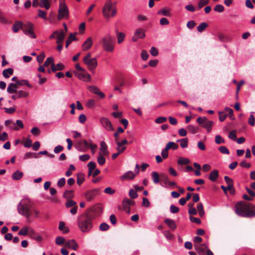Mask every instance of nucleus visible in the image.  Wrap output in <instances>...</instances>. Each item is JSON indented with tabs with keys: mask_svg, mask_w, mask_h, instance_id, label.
Wrapping results in <instances>:
<instances>
[{
	"mask_svg": "<svg viewBox=\"0 0 255 255\" xmlns=\"http://www.w3.org/2000/svg\"><path fill=\"white\" fill-rule=\"evenodd\" d=\"M235 212L238 215L245 218L255 217V205L245 201H239L235 205Z\"/></svg>",
	"mask_w": 255,
	"mask_h": 255,
	"instance_id": "f257e3e1",
	"label": "nucleus"
},
{
	"mask_svg": "<svg viewBox=\"0 0 255 255\" xmlns=\"http://www.w3.org/2000/svg\"><path fill=\"white\" fill-rule=\"evenodd\" d=\"M95 219L88 212H85L78 218L77 225L80 230L83 233L89 232L93 227Z\"/></svg>",
	"mask_w": 255,
	"mask_h": 255,
	"instance_id": "f03ea898",
	"label": "nucleus"
},
{
	"mask_svg": "<svg viewBox=\"0 0 255 255\" xmlns=\"http://www.w3.org/2000/svg\"><path fill=\"white\" fill-rule=\"evenodd\" d=\"M17 211L19 214L25 216L28 219L33 212L36 217H38L39 212L36 209H32L29 201L26 200H21L17 206Z\"/></svg>",
	"mask_w": 255,
	"mask_h": 255,
	"instance_id": "7ed1b4c3",
	"label": "nucleus"
},
{
	"mask_svg": "<svg viewBox=\"0 0 255 255\" xmlns=\"http://www.w3.org/2000/svg\"><path fill=\"white\" fill-rule=\"evenodd\" d=\"M102 12L104 16L106 18H109L110 17H113L116 14V8L113 6V3L111 0H108L104 6Z\"/></svg>",
	"mask_w": 255,
	"mask_h": 255,
	"instance_id": "20e7f679",
	"label": "nucleus"
},
{
	"mask_svg": "<svg viewBox=\"0 0 255 255\" xmlns=\"http://www.w3.org/2000/svg\"><path fill=\"white\" fill-rule=\"evenodd\" d=\"M103 48L107 51L113 52L114 49V39L110 34L106 35L102 39Z\"/></svg>",
	"mask_w": 255,
	"mask_h": 255,
	"instance_id": "39448f33",
	"label": "nucleus"
},
{
	"mask_svg": "<svg viewBox=\"0 0 255 255\" xmlns=\"http://www.w3.org/2000/svg\"><path fill=\"white\" fill-rule=\"evenodd\" d=\"M197 122L203 128H205L208 132L211 131L214 122L209 121L206 117H199L197 119Z\"/></svg>",
	"mask_w": 255,
	"mask_h": 255,
	"instance_id": "423d86ee",
	"label": "nucleus"
},
{
	"mask_svg": "<svg viewBox=\"0 0 255 255\" xmlns=\"http://www.w3.org/2000/svg\"><path fill=\"white\" fill-rule=\"evenodd\" d=\"M69 17V10L65 3H61L58 9L57 19L60 20L63 18L67 19Z\"/></svg>",
	"mask_w": 255,
	"mask_h": 255,
	"instance_id": "0eeeda50",
	"label": "nucleus"
},
{
	"mask_svg": "<svg viewBox=\"0 0 255 255\" xmlns=\"http://www.w3.org/2000/svg\"><path fill=\"white\" fill-rule=\"evenodd\" d=\"M33 24L29 22L23 23L22 30L24 33L32 38H35L36 35L33 32Z\"/></svg>",
	"mask_w": 255,
	"mask_h": 255,
	"instance_id": "6e6552de",
	"label": "nucleus"
},
{
	"mask_svg": "<svg viewBox=\"0 0 255 255\" xmlns=\"http://www.w3.org/2000/svg\"><path fill=\"white\" fill-rule=\"evenodd\" d=\"M102 212L103 209L99 205H96L91 208H89L86 211V212H88L90 215H91L94 219H95L96 216L99 215Z\"/></svg>",
	"mask_w": 255,
	"mask_h": 255,
	"instance_id": "1a4fd4ad",
	"label": "nucleus"
},
{
	"mask_svg": "<svg viewBox=\"0 0 255 255\" xmlns=\"http://www.w3.org/2000/svg\"><path fill=\"white\" fill-rule=\"evenodd\" d=\"M99 190L98 189H94L91 190H88L84 194L85 198L87 201H91L99 194Z\"/></svg>",
	"mask_w": 255,
	"mask_h": 255,
	"instance_id": "9d476101",
	"label": "nucleus"
},
{
	"mask_svg": "<svg viewBox=\"0 0 255 255\" xmlns=\"http://www.w3.org/2000/svg\"><path fill=\"white\" fill-rule=\"evenodd\" d=\"M100 122L102 126L107 130L113 131L114 128L110 120L105 117H103L100 119Z\"/></svg>",
	"mask_w": 255,
	"mask_h": 255,
	"instance_id": "9b49d317",
	"label": "nucleus"
},
{
	"mask_svg": "<svg viewBox=\"0 0 255 255\" xmlns=\"http://www.w3.org/2000/svg\"><path fill=\"white\" fill-rule=\"evenodd\" d=\"M145 36L144 29L138 28H137L134 32V35L132 37V40L133 42L137 41L138 38L142 39Z\"/></svg>",
	"mask_w": 255,
	"mask_h": 255,
	"instance_id": "f8f14e48",
	"label": "nucleus"
},
{
	"mask_svg": "<svg viewBox=\"0 0 255 255\" xmlns=\"http://www.w3.org/2000/svg\"><path fill=\"white\" fill-rule=\"evenodd\" d=\"M65 247L68 249H72L74 251H76L79 248V245L75 240H68L66 241Z\"/></svg>",
	"mask_w": 255,
	"mask_h": 255,
	"instance_id": "ddd939ff",
	"label": "nucleus"
},
{
	"mask_svg": "<svg viewBox=\"0 0 255 255\" xmlns=\"http://www.w3.org/2000/svg\"><path fill=\"white\" fill-rule=\"evenodd\" d=\"M194 247L199 255H205V252L206 251L207 252V250H208L206 244H201L195 245Z\"/></svg>",
	"mask_w": 255,
	"mask_h": 255,
	"instance_id": "4468645a",
	"label": "nucleus"
},
{
	"mask_svg": "<svg viewBox=\"0 0 255 255\" xmlns=\"http://www.w3.org/2000/svg\"><path fill=\"white\" fill-rule=\"evenodd\" d=\"M87 65L89 69L91 71H93L97 66V61L95 58H93L89 60L84 62Z\"/></svg>",
	"mask_w": 255,
	"mask_h": 255,
	"instance_id": "2eb2a0df",
	"label": "nucleus"
},
{
	"mask_svg": "<svg viewBox=\"0 0 255 255\" xmlns=\"http://www.w3.org/2000/svg\"><path fill=\"white\" fill-rule=\"evenodd\" d=\"M88 89L91 92L99 96L101 98H105V95L97 87L95 86H90L88 87Z\"/></svg>",
	"mask_w": 255,
	"mask_h": 255,
	"instance_id": "dca6fc26",
	"label": "nucleus"
},
{
	"mask_svg": "<svg viewBox=\"0 0 255 255\" xmlns=\"http://www.w3.org/2000/svg\"><path fill=\"white\" fill-rule=\"evenodd\" d=\"M83 73H76V76L80 79L84 80L86 82H88L90 81L91 76L90 74L87 73L85 70L83 71Z\"/></svg>",
	"mask_w": 255,
	"mask_h": 255,
	"instance_id": "f3484780",
	"label": "nucleus"
},
{
	"mask_svg": "<svg viewBox=\"0 0 255 255\" xmlns=\"http://www.w3.org/2000/svg\"><path fill=\"white\" fill-rule=\"evenodd\" d=\"M100 152L99 153V154L108 156L109 153L107 150L108 146L105 142L103 141H101L100 143Z\"/></svg>",
	"mask_w": 255,
	"mask_h": 255,
	"instance_id": "a211bd4d",
	"label": "nucleus"
},
{
	"mask_svg": "<svg viewBox=\"0 0 255 255\" xmlns=\"http://www.w3.org/2000/svg\"><path fill=\"white\" fill-rule=\"evenodd\" d=\"M93 44V40L91 37L88 38L83 43L82 47L83 51H87L89 49Z\"/></svg>",
	"mask_w": 255,
	"mask_h": 255,
	"instance_id": "6ab92c4d",
	"label": "nucleus"
},
{
	"mask_svg": "<svg viewBox=\"0 0 255 255\" xmlns=\"http://www.w3.org/2000/svg\"><path fill=\"white\" fill-rule=\"evenodd\" d=\"M135 176V174H134L132 171H129L126 172L123 176H122L121 177V179L122 181L125 180H132L134 178Z\"/></svg>",
	"mask_w": 255,
	"mask_h": 255,
	"instance_id": "aec40b11",
	"label": "nucleus"
},
{
	"mask_svg": "<svg viewBox=\"0 0 255 255\" xmlns=\"http://www.w3.org/2000/svg\"><path fill=\"white\" fill-rule=\"evenodd\" d=\"M114 81L116 85L120 87H122L125 85V80L123 77L120 76H117L114 79Z\"/></svg>",
	"mask_w": 255,
	"mask_h": 255,
	"instance_id": "412c9836",
	"label": "nucleus"
},
{
	"mask_svg": "<svg viewBox=\"0 0 255 255\" xmlns=\"http://www.w3.org/2000/svg\"><path fill=\"white\" fill-rule=\"evenodd\" d=\"M164 223L171 229V230H175L177 226L174 220L167 218L164 220Z\"/></svg>",
	"mask_w": 255,
	"mask_h": 255,
	"instance_id": "4be33fe9",
	"label": "nucleus"
},
{
	"mask_svg": "<svg viewBox=\"0 0 255 255\" xmlns=\"http://www.w3.org/2000/svg\"><path fill=\"white\" fill-rule=\"evenodd\" d=\"M23 26V23L21 21H16L12 26V30L14 33H17Z\"/></svg>",
	"mask_w": 255,
	"mask_h": 255,
	"instance_id": "5701e85b",
	"label": "nucleus"
},
{
	"mask_svg": "<svg viewBox=\"0 0 255 255\" xmlns=\"http://www.w3.org/2000/svg\"><path fill=\"white\" fill-rule=\"evenodd\" d=\"M171 9L168 7H164L157 12V14L166 16H170Z\"/></svg>",
	"mask_w": 255,
	"mask_h": 255,
	"instance_id": "b1692460",
	"label": "nucleus"
},
{
	"mask_svg": "<svg viewBox=\"0 0 255 255\" xmlns=\"http://www.w3.org/2000/svg\"><path fill=\"white\" fill-rule=\"evenodd\" d=\"M219 176V172L217 170H213L209 175V179L212 182L216 181Z\"/></svg>",
	"mask_w": 255,
	"mask_h": 255,
	"instance_id": "393cba45",
	"label": "nucleus"
},
{
	"mask_svg": "<svg viewBox=\"0 0 255 255\" xmlns=\"http://www.w3.org/2000/svg\"><path fill=\"white\" fill-rule=\"evenodd\" d=\"M116 32L117 34L118 43L120 44L124 41L125 34L123 32H119L118 30H116Z\"/></svg>",
	"mask_w": 255,
	"mask_h": 255,
	"instance_id": "a878e982",
	"label": "nucleus"
},
{
	"mask_svg": "<svg viewBox=\"0 0 255 255\" xmlns=\"http://www.w3.org/2000/svg\"><path fill=\"white\" fill-rule=\"evenodd\" d=\"M17 87L15 83H10L7 88V92L9 94L15 93L17 91Z\"/></svg>",
	"mask_w": 255,
	"mask_h": 255,
	"instance_id": "bb28decb",
	"label": "nucleus"
},
{
	"mask_svg": "<svg viewBox=\"0 0 255 255\" xmlns=\"http://www.w3.org/2000/svg\"><path fill=\"white\" fill-rule=\"evenodd\" d=\"M87 166L89 168L88 175L89 176H90L92 174H93V172L94 170L96 168V164L95 162H94L93 161H90L88 163Z\"/></svg>",
	"mask_w": 255,
	"mask_h": 255,
	"instance_id": "cd10ccee",
	"label": "nucleus"
},
{
	"mask_svg": "<svg viewBox=\"0 0 255 255\" xmlns=\"http://www.w3.org/2000/svg\"><path fill=\"white\" fill-rule=\"evenodd\" d=\"M29 236L38 242H40L42 240V237L39 235H36L34 231L32 229H30Z\"/></svg>",
	"mask_w": 255,
	"mask_h": 255,
	"instance_id": "c85d7f7f",
	"label": "nucleus"
},
{
	"mask_svg": "<svg viewBox=\"0 0 255 255\" xmlns=\"http://www.w3.org/2000/svg\"><path fill=\"white\" fill-rule=\"evenodd\" d=\"M58 229L64 234L68 233L69 232L68 228L65 226V223L62 221L59 222Z\"/></svg>",
	"mask_w": 255,
	"mask_h": 255,
	"instance_id": "c756f323",
	"label": "nucleus"
},
{
	"mask_svg": "<svg viewBox=\"0 0 255 255\" xmlns=\"http://www.w3.org/2000/svg\"><path fill=\"white\" fill-rule=\"evenodd\" d=\"M151 176L153 182L154 184H157L159 183L160 180V175H159L157 172L153 171L151 173Z\"/></svg>",
	"mask_w": 255,
	"mask_h": 255,
	"instance_id": "7c9ffc66",
	"label": "nucleus"
},
{
	"mask_svg": "<svg viewBox=\"0 0 255 255\" xmlns=\"http://www.w3.org/2000/svg\"><path fill=\"white\" fill-rule=\"evenodd\" d=\"M15 84L16 85L17 88H18V86H21V85H26L29 88L32 87V85L29 84L28 81L27 80H19V81H17L16 82H15Z\"/></svg>",
	"mask_w": 255,
	"mask_h": 255,
	"instance_id": "2f4dec72",
	"label": "nucleus"
},
{
	"mask_svg": "<svg viewBox=\"0 0 255 255\" xmlns=\"http://www.w3.org/2000/svg\"><path fill=\"white\" fill-rule=\"evenodd\" d=\"M65 34L63 31H61L60 32H58V34L57 35V37H56L57 43V44L62 43L63 41L65 38Z\"/></svg>",
	"mask_w": 255,
	"mask_h": 255,
	"instance_id": "473e14b6",
	"label": "nucleus"
},
{
	"mask_svg": "<svg viewBox=\"0 0 255 255\" xmlns=\"http://www.w3.org/2000/svg\"><path fill=\"white\" fill-rule=\"evenodd\" d=\"M23 173L19 170L14 172L12 175V178L14 180H18L23 176Z\"/></svg>",
	"mask_w": 255,
	"mask_h": 255,
	"instance_id": "72a5a7b5",
	"label": "nucleus"
},
{
	"mask_svg": "<svg viewBox=\"0 0 255 255\" xmlns=\"http://www.w3.org/2000/svg\"><path fill=\"white\" fill-rule=\"evenodd\" d=\"M13 73V70L11 68H8L6 69H4L2 71V75L5 78H8L9 77V75H12Z\"/></svg>",
	"mask_w": 255,
	"mask_h": 255,
	"instance_id": "f704fd0d",
	"label": "nucleus"
},
{
	"mask_svg": "<svg viewBox=\"0 0 255 255\" xmlns=\"http://www.w3.org/2000/svg\"><path fill=\"white\" fill-rule=\"evenodd\" d=\"M167 149L169 150L170 149L173 150H176L178 148V145L172 141H170L168 142L165 146Z\"/></svg>",
	"mask_w": 255,
	"mask_h": 255,
	"instance_id": "c9c22d12",
	"label": "nucleus"
},
{
	"mask_svg": "<svg viewBox=\"0 0 255 255\" xmlns=\"http://www.w3.org/2000/svg\"><path fill=\"white\" fill-rule=\"evenodd\" d=\"M74 196L73 190H66L63 193V197L68 200L72 198Z\"/></svg>",
	"mask_w": 255,
	"mask_h": 255,
	"instance_id": "e433bc0d",
	"label": "nucleus"
},
{
	"mask_svg": "<svg viewBox=\"0 0 255 255\" xmlns=\"http://www.w3.org/2000/svg\"><path fill=\"white\" fill-rule=\"evenodd\" d=\"M39 6L45 7L46 9H48L50 7V4L48 0H40Z\"/></svg>",
	"mask_w": 255,
	"mask_h": 255,
	"instance_id": "4c0bfd02",
	"label": "nucleus"
},
{
	"mask_svg": "<svg viewBox=\"0 0 255 255\" xmlns=\"http://www.w3.org/2000/svg\"><path fill=\"white\" fill-rule=\"evenodd\" d=\"M160 180L163 182L164 184L165 185L164 186L166 187V185L169 182V177L168 176L164 173L160 174Z\"/></svg>",
	"mask_w": 255,
	"mask_h": 255,
	"instance_id": "58836bf2",
	"label": "nucleus"
},
{
	"mask_svg": "<svg viewBox=\"0 0 255 255\" xmlns=\"http://www.w3.org/2000/svg\"><path fill=\"white\" fill-rule=\"evenodd\" d=\"M66 241V240L64 239V238L61 236H58L55 239V243L56 245L59 246H61L63 245H64L65 246Z\"/></svg>",
	"mask_w": 255,
	"mask_h": 255,
	"instance_id": "ea45409f",
	"label": "nucleus"
},
{
	"mask_svg": "<svg viewBox=\"0 0 255 255\" xmlns=\"http://www.w3.org/2000/svg\"><path fill=\"white\" fill-rule=\"evenodd\" d=\"M208 26V24L206 22H202L197 27L198 32L201 33L204 31L206 28Z\"/></svg>",
	"mask_w": 255,
	"mask_h": 255,
	"instance_id": "a19ab883",
	"label": "nucleus"
},
{
	"mask_svg": "<svg viewBox=\"0 0 255 255\" xmlns=\"http://www.w3.org/2000/svg\"><path fill=\"white\" fill-rule=\"evenodd\" d=\"M33 157L35 158H38L37 154L36 153H34V152H26L24 154L23 159H27L31 158Z\"/></svg>",
	"mask_w": 255,
	"mask_h": 255,
	"instance_id": "79ce46f5",
	"label": "nucleus"
},
{
	"mask_svg": "<svg viewBox=\"0 0 255 255\" xmlns=\"http://www.w3.org/2000/svg\"><path fill=\"white\" fill-rule=\"evenodd\" d=\"M190 162L189 159L184 157H179L177 161V163L179 165H187Z\"/></svg>",
	"mask_w": 255,
	"mask_h": 255,
	"instance_id": "37998d69",
	"label": "nucleus"
},
{
	"mask_svg": "<svg viewBox=\"0 0 255 255\" xmlns=\"http://www.w3.org/2000/svg\"><path fill=\"white\" fill-rule=\"evenodd\" d=\"M177 142H180V146L182 148H186L188 146V139L187 138L177 140Z\"/></svg>",
	"mask_w": 255,
	"mask_h": 255,
	"instance_id": "c03bdc74",
	"label": "nucleus"
},
{
	"mask_svg": "<svg viewBox=\"0 0 255 255\" xmlns=\"http://www.w3.org/2000/svg\"><path fill=\"white\" fill-rule=\"evenodd\" d=\"M29 232H30V230L28 229V228L26 227H23L22 228H21V229L19 231L18 234L19 235H22V236H26L27 235H29Z\"/></svg>",
	"mask_w": 255,
	"mask_h": 255,
	"instance_id": "a18cd8bd",
	"label": "nucleus"
},
{
	"mask_svg": "<svg viewBox=\"0 0 255 255\" xmlns=\"http://www.w3.org/2000/svg\"><path fill=\"white\" fill-rule=\"evenodd\" d=\"M15 94H17V97L18 98L27 97L28 96V93L27 92H26L22 90H20L18 91L17 90Z\"/></svg>",
	"mask_w": 255,
	"mask_h": 255,
	"instance_id": "49530a36",
	"label": "nucleus"
},
{
	"mask_svg": "<svg viewBox=\"0 0 255 255\" xmlns=\"http://www.w3.org/2000/svg\"><path fill=\"white\" fill-rule=\"evenodd\" d=\"M105 156V155L99 154L97 157V161L100 165H103L105 163L106 159L104 157Z\"/></svg>",
	"mask_w": 255,
	"mask_h": 255,
	"instance_id": "de8ad7c7",
	"label": "nucleus"
},
{
	"mask_svg": "<svg viewBox=\"0 0 255 255\" xmlns=\"http://www.w3.org/2000/svg\"><path fill=\"white\" fill-rule=\"evenodd\" d=\"M122 205L124 208V210L128 213L129 214L130 211V206L128 203H126L125 201L123 200Z\"/></svg>",
	"mask_w": 255,
	"mask_h": 255,
	"instance_id": "09e8293b",
	"label": "nucleus"
},
{
	"mask_svg": "<svg viewBox=\"0 0 255 255\" xmlns=\"http://www.w3.org/2000/svg\"><path fill=\"white\" fill-rule=\"evenodd\" d=\"M77 205V203L71 199L68 200L65 204V206L67 208L73 207Z\"/></svg>",
	"mask_w": 255,
	"mask_h": 255,
	"instance_id": "8fccbe9b",
	"label": "nucleus"
},
{
	"mask_svg": "<svg viewBox=\"0 0 255 255\" xmlns=\"http://www.w3.org/2000/svg\"><path fill=\"white\" fill-rule=\"evenodd\" d=\"M84 180H85V178L82 174L79 173L77 174V183L79 185H81L84 181Z\"/></svg>",
	"mask_w": 255,
	"mask_h": 255,
	"instance_id": "3c124183",
	"label": "nucleus"
},
{
	"mask_svg": "<svg viewBox=\"0 0 255 255\" xmlns=\"http://www.w3.org/2000/svg\"><path fill=\"white\" fill-rule=\"evenodd\" d=\"M75 170V167L74 166V165H73V164L70 165L68 169L65 173L66 176L67 177L70 176L72 174V171H74Z\"/></svg>",
	"mask_w": 255,
	"mask_h": 255,
	"instance_id": "603ef678",
	"label": "nucleus"
},
{
	"mask_svg": "<svg viewBox=\"0 0 255 255\" xmlns=\"http://www.w3.org/2000/svg\"><path fill=\"white\" fill-rule=\"evenodd\" d=\"M54 63L53 58L50 57L46 59L43 65L45 67H48L50 64L52 65V63Z\"/></svg>",
	"mask_w": 255,
	"mask_h": 255,
	"instance_id": "864d4df0",
	"label": "nucleus"
},
{
	"mask_svg": "<svg viewBox=\"0 0 255 255\" xmlns=\"http://www.w3.org/2000/svg\"><path fill=\"white\" fill-rule=\"evenodd\" d=\"M0 22L2 24H7L8 21V20L4 16L3 13L0 10Z\"/></svg>",
	"mask_w": 255,
	"mask_h": 255,
	"instance_id": "5fc2aeb1",
	"label": "nucleus"
},
{
	"mask_svg": "<svg viewBox=\"0 0 255 255\" xmlns=\"http://www.w3.org/2000/svg\"><path fill=\"white\" fill-rule=\"evenodd\" d=\"M214 10L218 12H222L224 10V7L222 4H217L214 8Z\"/></svg>",
	"mask_w": 255,
	"mask_h": 255,
	"instance_id": "6e6d98bb",
	"label": "nucleus"
},
{
	"mask_svg": "<svg viewBox=\"0 0 255 255\" xmlns=\"http://www.w3.org/2000/svg\"><path fill=\"white\" fill-rule=\"evenodd\" d=\"M99 229L101 231H106L109 230V226L106 223H103L100 224Z\"/></svg>",
	"mask_w": 255,
	"mask_h": 255,
	"instance_id": "4d7b16f0",
	"label": "nucleus"
},
{
	"mask_svg": "<svg viewBox=\"0 0 255 255\" xmlns=\"http://www.w3.org/2000/svg\"><path fill=\"white\" fill-rule=\"evenodd\" d=\"M218 114L219 115V120L221 122L224 121L228 116V114H225L224 112L220 111L218 112Z\"/></svg>",
	"mask_w": 255,
	"mask_h": 255,
	"instance_id": "13d9d810",
	"label": "nucleus"
},
{
	"mask_svg": "<svg viewBox=\"0 0 255 255\" xmlns=\"http://www.w3.org/2000/svg\"><path fill=\"white\" fill-rule=\"evenodd\" d=\"M209 2V0H200L198 4V8H202L204 5H206L208 4Z\"/></svg>",
	"mask_w": 255,
	"mask_h": 255,
	"instance_id": "bf43d9fd",
	"label": "nucleus"
},
{
	"mask_svg": "<svg viewBox=\"0 0 255 255\" xmlns=\"http://www.w3.org/2000/svg\"><path fill=\"white\" fill-rule=\"evenodd\" d=\"M167 120L166 118L164 117H159L157 118H156L155 120V122L156 124H162L165 122Z\"/></svg>",
	"mask_w": 255,
	"mask_h": 255,
	"instance_id": "052dcab7",
	"label": "nucleus"
},
{
	"mask_svg": "<svg viewBox=\"0 0 255 255\" xmlns=\"http://www.w3.org/2000/svg\"><path fill=\"white\" fill-rule=\"evenodd\" d=\"M129 197L132 199H135L138 196L136 192L133 189H130L128 193Z\"/></svg>",
	"mask_w": 255,
	"mask_h": 255,
	"instance_id": "680f3d73",
	"label": "nucleus"
},
{
	"mask_svg": "<svg viewBox=\"0 0 255 255\" xmlns=\"http://www.w3.org/2000/svg\"><path fill=\"white\" fill-rule=\"evenodd\" d=\"M215 142L218 144H221L222 143H224V139L220 136V135H217L215 136Z\"/></svg>",
	"mask_w": 255,
	"mask_h": 255,
	"instance_id": "e2e57ef3",
	"label": "nucleus"
},
{
	"mask_svg": "<svg viewBox=\"0 0 255 255\" xmlns=\"http://www.w3.org/2000/svg\"><path fill=\"white\" fill-rule=\"evenodd\" d=\"M150 53L152 56H157L158 55V50L156 47L152 46L150 49Z\"/></svg>",
	"mask_w": 255,
	"mask_h": 255,
	"instance_id": "0e129e2a",
	"label": "nucleus"
},
{
	"mask_svg": "<svg viewBox=\"0 0 255 255\" xmlns=\"http://www.w3.org/2000/svg\"><path fill=\"white\" fill-rule=\"evenodd\" d=\"M23 145L25 147H30L32 145V140L29 137L26 138Z\"/></svg>",
	"mask_w": 255,
	"mask_h": 255,
	"instance_id": "69168bd1",
	"label": "nucleus"
},
{
	"mask_svg": "<svg viewBox=\"0 0 255 255\" xmlns=\"http://www.w3.org/2000/svg\"><path fill=\"white\" fill-rule=\"evenodd\" d=\"M187 129L192 133H195L197 132V129L191 125H188L187 127Z\"/></svg>",
	"mask_w": 255,
	"mask_h": 255,
	"instance_id": "338daca9",
	"label": "nucleus"
},
{
	"mask_svg": "<svg viewBox=\"0 0 255 255\" xmlns=\"http://www.w3.org/2000/svg\"><path fill=\"white\" fill-rule=\"evenodd\" d=\"M65 182H66L65 178L63 177V178H60L58 181L57 184L59 187L61 188L64 186V185L65 184Z\"/></svg>",
	"mask_w": 255,
	"mask_h": 255,
	"instance_id": "774afa93",
	"label": "nucleus"
}]
</instances>
